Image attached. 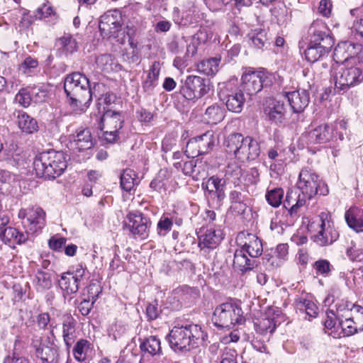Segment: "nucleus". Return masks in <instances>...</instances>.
Wrapping results in <instances>:
<instances>
[{
	"mask_svg": "<svg viewBox=\"0 0 363 363\" xmlns=\"http://www.w3.org/2000/svg\"><path fill=\"white\" fill-rule=\"evenodd\" d=\"M172 225V219L164 216H162L157 225L158 235L160 236L167 235L171 230Z\"/></svg>",
	"mask_w": 363,
	"mask_h": 363,
	"instance_id": "4d7b16f0",
	"label": "nucleus"
},
{
	"mask_svg": "<svg viewBox=\"0 0 363 363\" xmlns=\"http://www.w3.org/2000/svg\"><path fill=\"white\" fill-rule=\"evenodd\" d=\"M309 43L312 45H319L333 47L335 40L331 35L327 25L321 20L314 21L308 30Z\"/></svg>",
	"mask_w": 363,
	"mask_h": 363,
	"instance_id": "2eb2a0df",
	"label": "nucleus"
},
{
	"mask_svg": "<svg viewBox=\"0 0 363 363\" xmlns=\"http://www.w3.org/2000/svg\"><path fill=\"white\" fill-rule=\"evenodd\" d=\"M196 138L203 155L209 152L213 149L216 140L213 130H208Z\"/></svg>",
	"mask_w": 363,
	"mask_h": 363,
	"instance_id": "58836bf2",
	"label": "nucleus"
},
{
	"mask_svg": "<svg viewBox=\"0 0 363 363\" xmlns=\"http://www.w3.org/2000/svg\"><path fill=\"white\" fill-rule=\"evenodd\" d=\"M311 228L317 231L313 236V241L320 246L333 244L339 238L329 212H321L311 224Z\"/></svg>",
	"mask_w": 363,
	"mask_h": 363,
	"instance_id": "0eeeda50",
	"label": "nucleus"
},
{
	"mask_svg": "<svg viewBox=\"0 0 363 363\" xmlns=\"http://www.w3.org/2000/svg\"><path fill=\"white\" fill-rule=\"evenodd\" d=\"M76 320L70 314H65L62 319V337L67 350H69L75 341Z\"/></svg>",
	"mask_w": 363,
	"mask_h": 363,
	"instance_id": "5701e85b",
	"label": "nucleus"
},
{
	"mask_svg": "<svg viewBox=\"0 0 363 363\" xmlns=\"http://www.w3.org/2000/svg\"><path fill=\"white\" fill-rule=\"evenodd\" d=\"M264 111L269 118L276 123H282L284 120L286 108L283 102L273 100Z\"/></svg>",
	"mask_w": 363,
	"mask_h": 363,
	"instance_id": "c756f323",
	"label": "nucleus"
},
{
	"mask_svg": "<svg viewBox=\"0 0 363 363\" xmlns=\"http://www.w3.org/2000/svg\"><path fill=\"white\" fill-rule=\"evenodd\" d=\"M170 347L177 351L189 352L206 345L208 334L197 324L174 326L167 336Z\"/></svg>",
	"mask_w": 363,
	"mask_h": 363,
	"instance_id": "f03ea898",
	"label": "nucleus"
},
{
	"mask_svg": "<svg viewBox=\"0 0 363 363\" xmlns=\"http://www.w3.org/2000/svg\"><path fill=\"white\" fill-rule=\"evenodd\" d=\"M57 46L64 54H72L77 50V43L70 35H65L60 38L57 42Z\"/></svg>",
	"mask_w": 363,
	"mask_h": 363,
	"instance_id": "ea45409f",
	"label": "nucleus"
},
{
	"mask_svg": "<svg viewBox=\"0 0 363 363\" xmlns=\"http://www.w3.org/2000/svg\"><path fill=\"white\" fill-rule=\"evenodd\" d=\"M297 188L308 200L316 194L325 196L329 191L327 184L308 167L303 168L300 172Z\"/></svg>",
	"mask_w": 363,
	"mask_h": 363,
	"instance_id": "1a4fd4ad",
	"label": "nucleus"
},
{
	"mask_svg": "<svg viewBox=\"0 0 363 363\" xmlns=\"http://www.w3.org/2000/svg\"><path fill=\"white\" fill-rule=\"evenodd\" d=\"M70 140V146L81 152L91 149L94 145V140L89 128H79L73 135Z\"/></svg>",
	"mask_w": 363,
	"mask_h": 363,
	"instance_id": "4be33fe9",
	"label": "nucleus"
},
{
	"mask_svg": "<svg viewBox=\"0 0 363 363\" xmlns=\"http://www.w3.org/2000/svg\"><path fill=\"white\" fill-rule=\"evenodd\" d=\"M221 232L215 229H208L205 234L200 237L199 245H203V247L209 250L215 249L222 240Z\"/></svg>",
	"mask_w": 363,
	"mask_h": 363,
	"instance_id": "473e14b6",
	"label": "nucleus"
},
{
	"mask_svg": "<svg viewBox=\"0 0 363 363\" xmlns=\"http://www.w3.org/2000/svg\"><path fill=\"white\" fill-rule=\"evenodd\" d=\"M313 267L318 274L327 277L330 272L331 265L326 259H319L314 262Z\"/></svg>",
	"mask_w": 363,
	"mask_h": 363,
	"instance_id": "680f3d73",
	"label": "nucleus"
},
{
	"mask_svg": "<svg viewBox=\"0 0 363 363\" xmlns=\"http://www.w3.org/2000/svg\"><path fill=\"white\" fill-rule=\"evenodd\" d=\"M127 225L133 235H138L141 238L147 236L149 231V220L140 213H130L127 217Z\"/></svg>",
	"mask_w": 363,
	"mask_h": 363,
	"instance_id": "6ab92c4d",
	"label": "nucleus"
},
{
	"mask_svg": "<svg viewBox=\"0 0 363 363\" xmlns=\"http://www.w3.org/2000/svg\"><path fill=\"white\" fill-rule=\"evenodd\" d=\"M162 310L160 307H159L157 301H154L153 302L149 303L146 307V315L148 320H153L157 319Z\"/></svg>",
	"mask_w": 363,
	"mask_h": 363,
	"instance_id": "13d9d810",
	"label": "nucleus"
},
{
	"mask_svg": "<svg viewBox=\"0 0 363 363\" xmlns=\"http://www.w3.org/2000/svg\"><path fill=\"white\" fill-rule=\"evenodd\" d=\"M32 284L37 292H45L52 286V273L38 269L33 278Z\"/></svg>",
	"mask_w": 363,
	"mask_h": 363,
	"instance_id": "bb28decb",
	"label": "nucleus"
},
{
	"mask_svg": "<svg viewBox=\"0 0 363 363\" xmlns=\"http://www.w3.org/2000/svg\"><path fill=\"white\" fill-rule=\"evenodd\" d=\"M254 326L255 330L260 334L272 333L275 330L276 323L274 318L265 317L257 319L254 323Z\"/></svg>",
	"mask_w": 363,
	"mask_h": 363,
	"instance_id": "37998d69",
	"label": "nucleus"
},
{
	"mask_svg": "<svg viewBox=\"0 0 363 363\" xmlns=\"http://www.w3.org/2000/svg\"><path fill=\"white\" fill-rule=\"evenodd\" d=\"M333 47L326 48L323 45H312L308 44L307 49L304 52L305 57L307 61L314 63L320 60L323 59L325 56H328Z\"/></svg>",
	"mask_w": 363,
	"mask_h": 363,
	"instance_id": "cd10ccee",
	"label": "nucleus"
},
{
	"mask_svg": "<svg viewBox=\"0 0 363 363\" xmlns=\"http://www.w3.org/2000/svg\"><path fill=\"white\" fill-rule=\"evenodd\" d=\"M104 88L101 83H94L91 87L89 79L80 72L68 74L64 81V90L72 105H86L93 97L100 98L101 90Z\"/></svg>",
	"mask_w": 363,
	"mask_h": 363,
	"instance_id": "f257e3e1",
	"label": "nucleus"
},
{
	"mask_svg": "<svg viewBox=\"0 0 363 363\" xmlns=\"http://www.w3.org/2000/svg\"><path fill=\"white\" fill-rule=\"evenodd\" d=\"M87 274L86 267L82 264H77L62 274L59 280V286L67 294H75L82 284H85L84 280L88 279Z\"/></svg>",
	"mask_w": 363,
	"mask_h": 363,
	"instance_id": "f8f14e48",
	"label": "nucleus"
},
{
	"mask_svg": "<svg viewBox=\"0 0 363 363\" xmlns=\"http://www.w3.org/2000/svg\"><path fill=\"white\" fill-rule=\"evenodd\" d=\"M296 307L304 311L309 317L315 318L318 315V308L312 301L301 298L296 301Z\"/></svg>",
	"mask_w": 363,
	"mask_h": 363,
	"instance_id": "8fccbe9b",
	"label": "nucleus"
},
{
	"mask_svg": "<svg viewBox=\"0 0 363 363\" xmlns=\"http://www.w3.org/2000/svg\"><path fill=\"white\" fill-rule=\"evenodd\" d=\"M160 72V64L155 61L151 65L147 79L143 83V87L145 91L152 90L157 85Z\"/></svg>",
	"mask_w": 363,
	"mask_h": 363,
	"instance_id": "4c0bfd02",
	"label": "nucleus"
},
{
	"mask_svg": "<svg viewBox=\"0 0 363 363\" xmlns=\"http://www.w3.org/2000/svg\"><path fill=\"white\" fill-rule=\"evenodd\" d=\"M330 126L335 134L333 140H336L338 138L340 140H343L345 135H347V122L344 120H340L335 121Z\"/></svg>",
	"mask_w": 363,
	"mask_h": 363,
	"instance_id": "603ef678",
	"label": "nucleus"
},
{
	"mask_svg": "<svg viewBox=\"0 0 363 363\" xmlns=\"http://www.w3.org/2000/svg\"><path fill=\"white\" fill-rule=\"evenodd\" d=\"M135 114L138 120L143 123H150L153 118V114L143 108L138 109Z\"/></svg>",
	"mask_w": 363,
	"mask_h": 363,
	"instance_id": "774afa93",
	"label": "nucleus"
},
{
	"mask_svg": "<svg viewBox=\"0 0 363 363\" xmlns=\"http://www.w3.org/2000/svg\"><path fill=\"white\" fill-rule=\"evenodd\" d=\"M209 89L208 79L199 76L190 75L186 77L180 92L187 100H194L203 96L208 92Z\"/></svg>",
	"mask_w": 363,
	"mask_h": 363,
	"instance_id": "ddd939ff",
	"label": "nucleus"
},
{
	"mask_svg": "<svg viewBox=\"0 0 363 363\" xmlns=\"http://www.w3.org/2000/svg\"><path fill=\"white\" fill-rule=\"evenodd\" d=\"M67 168V161L63 152H43L35 156L33 169L38 177L55 179L60 176Z\"/></svg>",
	"mask_w": 363,
	"mask_h": 363,
	"instance_id": "7ed1b4c3",
	"label": "nucleus"
},
{
	"mask_svg": "<svg viewBox=\"0 0 363 363\" xmlns=\"http://www.w3.org/2000/svg\"><path fill=\"white\" fill-rule=\"evenodd\" d=\"M136 184V174L134 170L126 169L121 176V186L127 191L130 192Z\"/></svg>",
	"mask_w": 363,
	"mask_h": 363,
	"instance_id": "c03bdc74",
	"label": "nucleus"
},
{
	"mask_svg": "<svg viewBox=\"0 0 363 363\" xmlns=\"http://www.w3.org/2000/svg\"><path fill=\"white\" fill-rule=\"evenodd\" d=\"M50 88L48 84H42L33 87L30 90L32 100L35 103H42L45 101L49 96Z\"/></svg>",
	"mask_w": 363,
	"mask_h": 363,
	"instance_id": "de8ad7c7",
	"label": "nucleus"
},
{
	"mask_svg": "<svg viewBox=\"0 0 363 363\" xmlns=\"http://www.w3.org/2000/svg\"><path fill=\"white\" fill-rule=\"evenodd\" d=\"M247 184H255L259 181V173L257 168L250 169L243 177Z\"/></svg>",
	"mask_w": 363,
	"mask_h": 363,
	"instance_id": "338daca9",
	"label": "nucleus"
},
{
	"mask_svg": "<svg viewBox=\"0 0 363 363\" xmlns=\"http://www.w3.org/2000/svg\"><path fill=\"white\" fill-rule=\"evenodd\" d=\"M36 324L39 330H50V333L54 335L53 329L57 328V324L50 318V314L47 312L40 313L36 317Z\"/></svg>",
	"mask_w": 363,
	"mask_h": 363,
	"instance_id": "a18cd8bd",
	"label": "nucleus"
},
{
	"mask_svg": "<svg viewBox=\"0 0 363 363\" xmlns=\"http://www.w3.org/2000/svg\"><path fill=\"white\" fill-rule=\"evenodd\" d=\"M1 233L5 240H8L9 242L12 241L13 243L21 245L30 240V238H28L29 235H27L26 233L24 234L14 228H6Z\"/></svg>",
	"mask_w": 363,
	"mask_h": 363,
	"instance_id": "c9c22d12",
	"label": "nucleus"
},
{
	"mask_svg": "<svg viewBox=\"0 0 363 363\" xmlns=\"http://www.w3.org/2000/svg\"><path fill=\"white\" fill-rule=\"evenodd\" d=\"M140 348L143 356L160 357L162 355L161 342L157 336H150L143 340Z\"/></svg>",
	"mask_w": 363,
	"mask_h": 363,
	"instance_id": "b1692460",
	"label": "nucleus"
},
{
	"mask_svg": "<svg viewBox=\"0 0 363 363\" xmlns=\"http://www.w3.org/2000/svg\"><path fill=\"white\" fill-rule=\"evenodd\" d=\"M218 95L220 100L225 101L227 108L234 113H240L245 103L242 90H238L233 83L228 82L218 84Z\"/></svg>",
	"mask_w": 363,
	"mask_h": 363,
	"instance_id": "9b49d317",
	"label": "nucleus"
},
{
	"mask_svg": "<svg viewBox=\"0 0 363 363\" xmlns=\"http://www.w3.org/2000/svg\"><path fill=\"white\" fill-rule=\"evenodd\" d=\"M91 351V343L84 339L77 342L73 348L74 359L79 362H86L88 359V353Z\"/></svg>",
	"mask_w": 363,
	"mask_h": 363,
	"instance_id": "f704fd0d",
	"label": "nucleus"
},
{
	"mask_svg": "<svg viewBox=\"0 0 363 363\" xmlns=\"http://www.w3.org/2000/svg\"><path fill=\"white\" fill-rule=\"evenodd\" d=\"M238 354L235 350L225 348L221 357L220 363H238Z\"/></svg>",
	"mask_w": 363,
	"mask_h": 363,
	"instance_id": "e2e57ef3",
	"label": "nucleus"
},
{
	"mask_svg": "<svg viewBox=\"0 0 363 363\" xmlns=\"http://www.w3.org/2000/svg\"><path fill=\"white\" fill-rule=\"evenodd\" d=\"M331 77L335 92H345L363 81V69L357 66L335 65L332 67Z\"/></svg>",
	"mask_w": 363,
	"mask_h": 363,
	"instance_id": "423d86ee",
	"label": "nucleus"
},
{
	"mask_svg": "<svg viewBox=\"0 0 363 363\" xmlns=\"http://www.w3.org/2000/svg\"><path fill=\"white\" fill-rule=\"evenodd\" d=\"M345 218L350 228L356 232L363 231V208L351 207L345 212Z\"/></svg>",
	"mask_w": 363,
	"mask_h": 363,
	"instance_id": "a878e982",
	"label": "nucleus"
},
{
	"mask_svg": "<svg viewBox=\"0 0 363 363\" xmlns=\"http://www.w3.org/2000/svg\"><path fill=\"white\" fill-rule=\"evenodd\" d=\"M96 63L101 69L108 70L113 64L112 56L108 54L101 55L96 58Z\"/></svg>",
	"mask_w": 363,
	"mask_h": 363,
	"instance_id": "bf43d9fd",
	"label": "nucleus"
},
{
	"mask_svg": "<svg viewBox=\"0 0 363 363\" xmlns=\"http://www.w3.org/2000/svg\"><path fill=\"white\" fill-rule=\"evenodd\" d=\"M338 318L339 325L342 330L343 335L345 336L352 335L357 332L356 323L351 318H346L342 320V317L340 316Z\"/></svg>",
	"mask_w": 363,
	"mask_h": 363,
	"instance_id": "3c124183",
	"label": "nucleus"
},
{
	"mask_svg": "<svg viewBox=\"0 0 363 363\" xmlns=\"http://www.w3.org/2000/svg\"><path fill=\"white\" fill-rule=\"evenodd\" d=\"M220 60L217 58H210L202 60L197 64V70L206 75H213L218 70Z\"/></svg>",
	"mask_w": 363,
	"mask_h": 363,
	"instance_id": "a19ab883",
	"label": "nucleus"
},
{
	"mask_svg": "<svg viewBox=\"0 0 363 363\" xmlns=\"http://www.w3.org/2000/svg\"><path fill=\"white\" fill-rule=\"evenodd\" d=\"M308 199L298 190H290L287 192L286 199L284 202V206L287 209L286 216H289L286 220V225L294 224V218L296 216L299 208L306 205Z\"/></svg>",
	"mask_w": 363,
	"mask_h": 363,
	"instance_id": "f3484780",
	"label": "nucleus"
},
{
	"mask_svg": "<svg viewBox=\"0 0 363 363\" xmlns=\"http://www.w3.org/2000/svg\"><path fill=\"white\" fill-rule=\"evenodd\" d=\"M185 154L188 157L192 158L203 155L196 137L191 138L188 141L186 146Z\"/></svg>",
	"mask_w": 363,
	"mask_h": 363,
	"instance_id": "864d4df0",
	"label": "nucleus"
},
{
	"mask_svg": "<svg viewBox=\"0 0 363 363\" xmlns=\"http://www.w3.org/2000/svg\"><path fill=\"white\" fill-rule=\"evenodd\" d=\"M225 177L228 181L238 186L241 182V178L243 177V169L236 162L230 163L225 167Z\"/></svg>",
	"mask_w": 363,
	"mask_h": 363,
	"instance_id": "e433bc0d",
	"label": "nucleus"
},
{
	"mask_svg": "<svg viewBox=\"0 0 363 363\" xmlns=\"http://www.w3.org/2000/svg\"><path fill=\"white\" fill-rule=\"evenodd\" d=\"M67 239L58 235H53L48 240V245L50 250H60L63 247L65 248Z\"/></svg>",
	"mask_w": 363,
	"mask_h": 363,
	"instance_id": "0e129e2a",
	"label": "nucleus"
},
{
	"mask_svg": "<svg viewBox=\"0 0 363 363\" xmlns=\"http://www.w3.org/2000/svg\"><path fill=\"white\" fill-rule=\"evenodd\" d=\"M250 40L255 47L260 49L263 48L267 43V38L266 32L262 30L257 31L250 36Z\"/></svg>",
	"mask_w": 363,
	"mask_h": 363,
	"instance_id": "052dcab7",
	"label": "nucleus"
},
{
	"mask_svg": "<svg viewBox=\"0 0 363 363\" xmlns=\"http://www.w3.org/2000/svg\"><path fill=\"white\" fill-rule=\"evenodd\" d=\"M179 292L182 298L189 301H193L198 298L200 296L199 290L196 287H190L189 286H182Z\"/></svg>",
	"mask_w": 363,
	"mask_h": 363,
	"instance_id": "6e6d98bb",
	"label": "nucleus"
},
{
	"mask_svg": "<svg viewBox=\"0 0 363 363\" xmlns=\"http://www.w3.org/2000/svg\"><path fill=\"white\" fill-rule=\"evenodd\" d=\"M236 242L241 250H262V240L254 234L239 233L236 237Z\"/></svg>",
	"mask_w": 363,
	"mask_h": 363,
	"instance_id": "393cba45",
	"label": "nucleus"
},
{
	"mask_svg": "<svg viewBox=\"0 0 363 363\" xmlns=\"http://www.w3.org/2000/svg\"><path fill=\"white\" fill-rule=\"evenodd\" d=\"M35 356L40 358L43 363H56L58 357L57 346L48 339V344L43 345Z\"/></svg>",
	"mask_w": 363,
	"mask_h": 363,
	"instance_id": "7c9ffc66",
	"label": "nucleus"
},
{
	"mask_svg": "<svg viewBox=\"0 0 363 363\" xmlns=\"http://www.w3.org/2000/svg\"><path fill=\"white\" fill-rule=\"evenodd\" d=\"M225 109L217 104L208 106L203 113V121L208 124H217L225 118Z\"/></svg>",
	"mask_w": 363,
	"mask_h": 363,
	"instance_id": "c85d7f7f",
	"label": "nucleus"
},
{
	"mask_svg": "<svg viewBox=\"0 0 363 363\" xmlns=\"http://www.w3.org/2000/svg\"><path fill=\"white\" fill-rule=\"evenodd\" d=\"M269 82L268 73L265 70L249 72L242 77V91L249 96L255 95Z\"/></svg>",
	"mask_w": 363,
	"mask_h": 363,
	"instance_id": "4468645a",
	"label": "nucleus"
},
{
	"mask_svg": "<svg viewBox=\"0 0 363 363\" xmlns=\"http://www.w3.org/2000/svg\"><path fill=\"white\" fill-rule=\"evenodd\" d=\"M284 195V191L282 188H274L267 191L265 198L271 206L277 208L282 203Z\"/></svg>",
	"mask_w": 363,
	"mask_h": 363,
	"instance_id": "49530a36",
	"label": "nucleus"
},
{
	"mask_svg": "<svg viewBox=\"0 0 363 363\" xmlns=\"http://www.w3.org/2000/svg\"><path fill=\"white\" fill-rule=\"evenodd\" d=\"M335 134L328 124H323L304 132L301 135L303 141L308 145L321 144L333 140Z\"/></svg>",
	"mask_w": 363,
	"mask_h": 363,
	"instance_id": "a211bd4d",
	"label": "nucleus"
},
{
	"mask_svg": "<svg viewBox=\"0 0 363 363\" xmlns=\"http://www.w3.org/2000/svg\"><path fill=\"white\" fill-rule=\"evenodd\" d=\"M18 217L27 235H33L40 233L45 225V213L38 206L21 208Z\"/></svg>",
	"mask_w": 363,
	"mask_h": 363,
	"instance_id": "9d476101",
	"label": "nucleus"
},
{
	"mask_svg": "<svg viewBox=\"0 0 363 363\" xmlns=\"http://www.w3.org/2000/svg\"><path fill=\"white\" fill-rule=\"evenodd\" d=\"M262 251H235L233 264L240 270H251L256 265L255 257L262 255Z\"/></svg>",
	"mask_w": 363,
	"mask_h": 363,
	"instance_id": "aec40b11",
	"label": "nucleus"
},
{
	"mask_svg": "<svg viewBox=\"0 0 363 363\" xmlns=\"http://www.w3.org/2000/svg\"><path fill=\"white\" fill-rule=\"evenodd\" d=\"M17 123L18 128L28 134L37 131L38 128L36 120L24 111L18 112Z\"/></svg>",
	"mask_w": 363,
	"mask_h": 363,
	"instance_id": "2f4dec72",
	"label": "nucleus"
},
{
	"mask_svg": "<svg viewBox=\"0 0 363 363\" xmlns=\"http://www.w3.org/2000/svg\"><path fill=\"white\" fill-rule=\"evenodd\" d=\"M15 100L22 106L28 107L33 101L30 91L27 88L20 89L16 95Z\"/></svg>",
	"mask_w": 363,
	"mask_h": 363,
	"instance_id": "5fc2aeb1",
	"label": "nucleus"
},
{
	"mask_svg": "<svg viewBox=\"0 0 363 363\" xmlns=\"http://www.w3.org/2000/svg\"><path fill=\"white\" fill-rule=\"evenodd\" d=\"M225 180L220 178L216 186V189H213V194H211L208 200V202H212L213 205L216 206H220L221 205L222 201L225 197Z\"/></svg>",
	"mask_w": 363,
	"mask_h": 363,
	"instance_id": "79ce46f5",
	"label": "nucleus"
},
{
	"mask_svg": "<svg viewBox=\"0 0 363 363\" xmlns=\"http://www.w3.org/2000/svg\"><path fill=\"white\" fill-rule=\"evenodd\" d=\"M121 27L122 16L118 11H109L100 18L99 28L104 38H116Z\"/></svg>",
	"mask_w": 363,
	"mask_h": 363,
	"instance_id": "dca6fc26",
	"label": "nucleus"
},
{
	"mask_svg": "<svg viewBox=\"0 0 363 363\" xmlns=\"http://www.w3.org/2000/svg\"><path fill=\"white\" fill-rule=\"evenodd\" d=\"M219 177L216 176L211 177L206 183L202 184L203 188L206 190V196L208 200L211 194H213V191L215 189L216 186L219 180Z\"/></svg>",
	"mask_w": 363,
	"mask_h": 363,
	"instance_id": "69168bd1",
	"label": "nucleus"
},
{
	"mask_svg": "<svg viewBox=\"0 0 363 363\" xmlns=\"http://www.w3.org/2000/svg\"><path fill=\"white\" fill-rule=\"evenodd\" d=\"M91 123L98 129L104 131L102 137L109 143H114L118 138V130L122 128L124 117L121 112L108 110L104 113L99 111L91 115Z\"/></svg>",
	"mask_w": 363,
	"mask_h": 363,
	"instance_id": "39448f33",
	"label": "nucleus"
},
{
	"mask_svg": "<svg viewBox=\"0 0 363 363\" xmlns=\"http://www.w3.org/2000/svg\"><path fill=\"white\" fill-rule=\"evenodd\" d=\"M244 320L242 308L231 302L218 305L215 308L212 317V321L216 327L228 330L237 324H241Z\"/></svg>",
	"mask_w": 363,
	"mask_h": 363,
	"instance_id": "6e6552de",
	"label": "nucleus"
},
{
	"mask_svg": "<svg viewBox=\"0 0 363 363\" xmlns=\"http://www.w3.org/2000/svg\"><path fill=\"white\" fill-rule=\"evenodd\" d=\"M51 17L53 20H57L58 16L55 9L49 2L43 4L41 6L35 11V19H43Z\"/></svg>",
	"mask_w": 363,
	"mask_h": 363,
	"instance_id": "09e8293b",
	"label": "nucleus"
},
{
	"mask_svg": "<svg viewBox=\"0 0 363 363\" xmlns=\"http://www.w3.org/2000/svg\"><path fill=\"white\" fill-rule=\"evenodd\" d=\"M286 97L294 113H301L306 108L310 101L308 90L302 89L288 92Z\"/></svg>",
	"mask_w": 363,
	"mask_h": 363,
	"instance_id": "412c9836",
	"label": "nucleus"
},
{
	"mask_svg": "<svg viewBox=\"0 0 363 363\" xmlns=\"http://www.w3.org/2000/svg\"><path fill=\"white\" fill-rule=\"evenodd\" d=\"M88 292L91 294V301L89 299H83L78 306L79 311L84 316L89 314L94 302L96 301L100 293L99 286L95 284L89 286Z\"/></svg>",
	"mask_w": 363,
	"mask_h": 363,
	"instance_id": "72a5a7b5",
	"label": "nucleus"
},
{
	"mask_svg": "<svg viewBox=\"0 0 363 363\" xmlns=\"http://www.w3.org/2000/svg\"><path fill=\"white\" fill-rule=\"evenodd\" d=\"M226 152L233 154L242 162L257 159L260 154L259 144L251 137L240 133L230 134L225 140Z\"/></svg>",
	"mask_w": 363,
	"mask_h": 363,
	"instance_id": "20e7f679",
	"label": "nucleus"
}]
</instances>
